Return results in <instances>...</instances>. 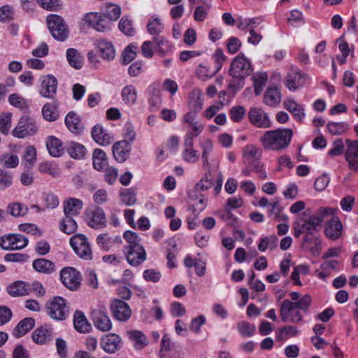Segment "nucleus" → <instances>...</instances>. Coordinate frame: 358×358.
Segmentation results:
<instances>
[{
    "label": "nucleus",
    "mask_w": 358,
    "mask_h": 358,
    "mask_svg": "<svg viewBox=\"0 0 358 358\" xmlns=\"http://www.w3.org/2000/svg\"><path fill=\"white\" fill-rule=\"evenodd\" d=\"M336 210L332 208H320L317 211L307 217L308 213L305 211L302 217L297 219L293 224L294 236L299 238L303 234H313L317 231L322 221L327 216L334 214Z\"/></svg>",
    "instance_id": "nucleus-1"
},
{
    "label": "nucleus",
    "mask_w": 358,
    "mask_h": 358,
    "mask_svg": "<svg viewBox=\"0 0 358 358\" xmlns=\"http://www.w3.org/2000/svg\"><path fill=\"white\" fill-rule=\"evenodd\" d=\"M311 303V297L308 294L303 296L299 301L291 302L285 299L280 304V315L282 322L299 324L303 321L301 311L308 312Z\"/></svg>",
    "instance_id": "nucleus-2"
},
{
    "label": "nucleus",
    "mask_w": 358,
    "mask_h": 358,
    "mask_svg": "<svg viewBox=\"0 0 358 358\" xmlns=\"http://www.w3.org/2000/svg\"><path fill=\"white\" fill-rule=\"evenodd\" d=\"M292 136L291 129L268 130L259 138V142L265 150L281 151L289 146Z\"/></svg>",
    "instance_id": "nucleus-3"
},
{
    "label": "nucleus",
    "mask_w": 358,
    "mask_h": 358,
    "mask_svg": "<svg viewBox=\"0 0 358 358\" xmlns=\"http://www.w3.org/2000/svg\"><path fill=\"white\" fill-rule=\"evenodd\" d=\"M45 308L48 315L57 321L65 320L69 314L66 300L61 296H55L48 301Z\"/></svg>",
    "instance_id": "nucleus-4"
},
{
    "label": "nucleus",
    "mask_w": 358,
    "mask_h": 358,
    "mask_svg": "<svg viewBox=\"0 0 358 358\" xmlns=\"http://www.w3.org/2000/svg\"><path fill=\"white\" fill-rule=\"evenodd\" d=\"M252 72V67L250 60L243 53H239L231 62L229 74L234 78L242 82Z\"/></svg>",
    "instance_id": "nucleus-5"
},
{
    "label": "nucleus",
    "mask_w": 358,
    "mask_h": 358,
    "mask_svg": "<svg viewBox=\"0 0 358 358\" xmlns=\"http://www.w3.org/2000/svg\"><path fill=\"white\" fill-rule=\"evenodd\" d=\"M52 36L57 41H65L69 35L68 27L64 19L55 14L49 15L46 19Z\"/></svg>",
    "instance_id": "nucleus-6"
},
{
    "label": "nucleus",
    "mask_w": 358,
    "mask_h": 358,
    "mask_svg": "<svg viewBox=\"0 0 358 358\" xmlns=\"http://www.w3.org/2000/svg\"><path fill=\"white\" fill-rule=\"evenodd\" d=\"M70 245L78 257L85 259H92V251L87 238L82 234H77L70 238Z\"/></svg>",
    "instance_id": "nucleus-7"
},
{
    "label": "nucleus",
    "mask_w": 358,
    "mask_h": 358,
    "mask_svg": "<svg viewBox=\"0 0 358 358\" xmlns=\"http://www.w3.org/2000/svg\"><path fill=\"white\" fill-rule=\"evenodd\" d=\"M28 243V238L20 234H8L0 237V247L4 250H20Z\"/></svg>",
    "instance_id": "nucleus-8"
},
{
    "label": "nucleus",
    "mask_w": 358,
    "mask_h": 358,
    "mask_svg": "<svg viewBox=\"0 0 358 358\" xmlns=\"http://www.w3.org/2000/svg\"><path fill=\"white\" fill-rule=\"evenodd\" d=\"M57 79L51 74L42 76L39 78L38 94L44 98L55 99L57 91Z\"/></svg>",
    "instance_id": "nucleus-9"
},
{
    "label": "nucleus",
    "mask_w": 358,
    "mask_h": 358,
    "mask_svg": "<svg viewBox=\"0 0 358 358\" xmlns=\"http://www.w3.org/2000/svg\"><path fill=\"white\" fill-rule=\"evenodd\" d=\"M122 252L127 263L132 266H139L147 258L145 250L142 245L135 247L124 246Z\"/></svg>",
    "instance_id": "nucleus-10"
},
{
    "label": "nucleus",
    "mask_w": 358,
    "mask_h": 358,
    "mask_svg": "<svg viewBox=\"0 0 358 358\" xmlns=\"http://www.w3.org/2000/svg\"><path fill=\"white\" fill-rule=\"evenodd\" d=\"M37 131L35 121L27 115L22 116L13 131L15 137L24 138L34 134Z\"/></svg>",
    "instance_id": "nucleus-11"
},
{
    "label": "nucleus",
    "mask_w": 358,
    "mask_h": 358,
    "mask_svg": "<svg viewBox=\"0 0 358 358\" xmlns=\"http://www.w3.org/2000/svg\"><path fill=\"white\" fill-rule=\"evenodd\" d=\"M84 21L98 31H107L110 29L111 22L99 13H89L84 17Z\"/></svg>",
    "instance_id": "nucleus-12"
},
{
    "label": "nucleus",
    "mask_w": 358,
    "mask_h": 358,
    "mask_svg": "<svg viewBox=\"0 0 358 358\" xmlns=\"http://www.w3.org/2000/svg\"><path fill=\"white\" fill-rule=\"evenodd\" d=\"M248 118L250 123L258 128L268 129L272 125L268 114L261 108H251L248 112Z\"/></svg>",
    "instance_id": "nucleus-13"
},
{
    "label": "nucleus",
    "mask_w": 358,
    "mask_h": 358,
    "mask_svg": "<svg viewBox=\"0 0 358 358\" xmlns=\"http://www.w3.org/2000/svg\"><path fill=\"white\" fill-rule=\"evenodd\" d=\"M345 159L350 170L358 172V140L345 139Z\"/></svg>",
    "instance_id": "nucleus-14"
},
{
    "label": "nucleus",
    "mask_w": 358,
    "mask_h": 358,
    "mask_svg": "<svg viewBox=\"0 0 358 358\" xmlns=\"http://www.w3.org/2000/svg\"><path fill=\"white\" fill-rule=\"evenodd\" d=\"M91 318L95 326L101 331H108L112 328V323L105 308H98L91 311Z\"/></svg>",
    "instance_id": "nucleus-15"
},
{
    "label": "nucleus",
    "mask_w": 358,
    "mask_h": 358,
    "mask_svg": "<svg viewBox=\"0 0 358 358\" xmlns=\"http://www.w3.org/2000/svg\"><path fill=\"white\" fill-rule=\"evenodd\" d=\"M60 278L63 285L71 290H76L80 286V275L72 267L63 268L60 272Z\"/></svg>",
    "instance_id": "nucleus-16"
},
{
    "label": "nucleus",
    "mask_w": 358,
    "mask_h": 358,
    "mask_svg": "<svg viewBox=\"0 0 358 358\" xmlns=\"http://www.w3.org/2000/svg\"><path fill=\"white\" fill-rule=\"evenodd\" d=\"M87 224L92 229H101L106 227V217L103 210L96 208L86 215Z\"/></svg>",
    "instance_id": "nucleus-17"
},
{
    "label": "nucleus",
    "mask_w": 358,
    "mask_h": 358,
    "mask_svg": "<svg viewBox=\"0 0 358 358\" xmlns=\"http://www.w3.org/2000/svg\"><path fill=\"white\" fill-rule=\"evenodd\" d=\"M306 80V76L299 69L292 68L286 76L285 86L292 91L302 87Z\"/></svg>",
    "instance_id": "nucleus-18"
},
{
    "label": "nucleus",
    "mask_w": 358,
    "mask_h": 358,
    "mask_svg": "<svg viewBox=\"0 0 358 358\" xmlns=\"http://www.w3.org/2000/svg\"><path fill=\"white\" fill-rule=\"evenodd\" d=\"M110 309L115 319L121 322L127 321L131 315L129 306L122 300L114 299L110 305Z\"/></svg>",
    "instance_id": "nucleus-19"
},
{
    "label": "nucleus",
    "mask_w": 358,
    "mask_h": 358,
    "mask_svg": "<svg viewBox=\"0 0 358 358\" xmlns=\"http://www.w3.org/2000/svg\"><path fill=\"white\" fill-rule=\"evenodd\" d=\"M101 345L105 352L114 353L121 348L122 340L117 334H108L102 338Z\"/></svg>",
    "instance_id": "nucleus-20"
},
{
    "label": "nucleus",
    "mask_w": 358,
    "mask_h": 358,
    "mask_svg": "<svg viewBox=\"0 0 358 358\" xmlns=\"http://www.w3.org/2000/svg\"><path fill=\"white\" fill-rule=\"evenodd\" d=\"M154 50L160 57H164L171 52L174 48L173 44L163 36H155L152 38Z\"/></svg>",
    "instance_id": "nucleus-21"
},
{
    "label": "nucleus",
    "mask_w": 358,
    "mask_h": 358,
    "mask_svg": "<svg viewBox=\"0 0 358 358\" xmlns=\"http://www.w3.org/2000/svg\"><path fill=\"white\" fill-rule=\"evenodd\" d=\"M131 151V145L126 141L116 142L113 146V154L118 162H124L128 158Z\"/></svg>",
    "instance_id": "nucleus-22"
},
{
    "label": "nucleus",
    "mask_w": 358,
    "mask_h": 358,
    "mask_svg": "<svg viewBox=\"0 0 358 358\" xmlns=\"http://www.w3.org/2000/svg\"><path fill=\"white\" fill-rule=\"evenodd\" d=\"M343 225L338 217H333L326 225L324 233L327 237L332 240L338 239L342 233Z\"/></svg>",
    "instance_id": "nucleus-23"
},
{
    "label": "nucleus",
    "mask_w": 358,
    "mask_h": 358,
    "mask_svg": "<svg viewBox=\"0 0 358 358\" xmlns=\"http://www.w3.org/2000/svg\"><path fill=\"white\" fill-rule=\"evenodd\" d=\"M73 326L76 330L81 334L89 333L92 329L85 314L80 310H76L73 315Z\"/></svg>",
    "instance_id": "nucleus-24"
},
{
    "label": "nucleus",
    "mask_w": 358,
    "mask_h": 358,
    "mask_svg": "<svg viewBox=\"0 0 358 358\" xmlns=\"http://www.w3.org/2000/svg\"><path fill=\"white\" fill-rule=\"evenodd\" d=\"M65 124L68 129L75 134H80L84 129L79 115L75 112H69L66 115Z\"/></svg>",
    "instance_id": "nucleus-25"
},
{
    "label": "nucleus",
    "mask_w": 358,
    "mask_h": 358,
    "mask_svg": "<svg viewBox=\"0 0 358 358\" xmlns=\"http://www.w3.org/2000/svg\"><path fill=\"white\" fill-rule=\"evenodd\" d=\"M35 325V320L26 317L22 320L13 329L12 334L15 338H20L31 331Z\"/></svg>",
    "instance_id": "nucleus-26"
},
{
    "label": "nucleus",
    "mask_w": 358,
    "mask_h": 358,
    "mask_svg": "<svg viewBox=\"0 0 358 358\" xmlns=\"http://www.w3.org/2000/svg\"><path fill=\"white\" fill-rule=\"evenodd\" d=\"M83 207V203L80 199L70 198L64 203V215L77 216Z\"/></svg>",
    "instance_id": "nucleus-27"
},
{
    "label": "nucleus",
    "mask_w": 358,
    "mask_h": 358,
    "mask_svg": "<svg viewBox=\"0 0 358 358\" xmlns=\"http://www.w3.org/2000/svg\"><path fill=\"white\" fill-rule=\"evenodd\" d=\"M58 106V101L55 99L52 102L44 104L42 108L43 118L49 122L56 121L59 117V113L57 110Z\"/></svg>",
    "instance_id": "nucleus-28"
},
{
    "label": "nucleus",
    "mask_w": 358,
    "mask_h": 358,
    "mask_svg": "<svg viewBox=\"0 0 358 358\" xmlns=\"http://www.w3.org/2000/svg\"><path fill=\"white\" fill-rule=\"evenodd\" d=\"M283 106L292 114L296 120L301 121L304 118L305 113L303 107L297 103L294 99H287L285 100Z\"/></svg>",
    "instance_id": "nucleus-29"
},
{
    "label": "nucleus",
    "mask_w": 358,
    "mask_h": 358,
    "mask_svg": "<svg viewBox=\"0 0 358 358\" xmlns=\"http://www.w3.org/2000/svg\"><path fill=\"white\" fill-rule=\"evenodd\" d=\"M96 45L99 49L101 57L106 60L110 61L114 59L115 51L113 44L108 41L101 39L97 41Z\"/></svg>",
    "instance_id": "nucleus-30"
},
{
    "label": "nucleus",
    "mask_w": 358,
    "mask_h": 358,
    "mask_svg": "<svg viewBox=\"0 0 358 358\" xmlns=\"http://www.w3.org/2000/svg\"><path fill=\"white\" fill-rule=\"evenodd\" d=\"M65 148L71 157L75 159H81L86 154L85 147L79 143L68 141L65 145Z\"/></svg>",
    "instance_id": "nucleus-31"
},
{
    "label": "nucleus",
    "mask_w": 358,
    "mask_h": 358,
    "mask_svg": "<svg viewBox=\"0 0 358 358\" xmlns=\"http://www.w3.org/2000/svg\"><path fill=\"white\" fill-rule=\"evenodd\" d=\"M46 146L50 155L55 157L62 156L66 150L65 146H63L61 141L54 136L49 137L46 143Z\"/></svg>",
    "instance_id": "nucleus-32"
},
{
    "label": "nucleus",
    "mask_w": 358,
    "mask_h": 358,
    "mask_svg": "<svg viewBox=\"0 0 358 358\" xmlns=\"http://www.w3.org/2000/svg\"><path fill=\"white\" fill-rule=\"evenodd\" d=\"M52 337V329L48 326L37 328L32 334L33 341L38 344H44Z\"/></svg>",
    "instance_id": "nucleus-33"
},
{
    "label": "nucleus",
    "mask_w": 358,
    "mask_h": 358,
    "mask_svg": "<svg viewBox=\"0 0 358 358\" xmlns=\"http://www.w3.org/2000/svg\"><path fill=\"white\" fill-rule=\"evenodd\" d=\"M281 101V94L277 87H268L264 94V103L269 106L275 107Z\"/></svg>",
    "instance_id": "nucleus-34"
},
{
    "label": "nucleus",
    "mask_w": 358,
    "mask_h": 358,
    "mask_svg": "<svg viewBox=\"0 0 358 358\" xmlns=\"http://www.w3.org/2000/svg\"><path fill=\"white\" fill-rule=\"evenodd\" d=\"M121 96L124 103L131 106L136 103L138 92L134 85H129L122 88Z\"/></svg>",
    "instance_id": "nucleus-35"
},
{
    "label": "nucleus",
    "mask_w": 358,
    "mask_h": 358,
    "mask_svg": "<svg viewBox=\"0 0 358 358\" xmlns=\"http://www.w3.org/2000/svg\"><path fill=\"white\" fill-rule=\"evenodd\" d=\"M93 139L101 145H107L110 143V137L103 129L102 126L96 124L92 129Z\"/></svg>",
    "instance_id": "nucleus-36"
},
{
    "label": "nucleus",
    "mask_w": 358,
    "mask_h": 358,
    "mask_svg": "<svg viewBox=\"0 0 358 358\" xmlns=\"http://www.w3.org/2000/svg\"><path fill=\"white\" fill-rule=\"evenodd\" d=\"M183 159L189 163H196L199 160V154L194 149V141H184Z\"/></svg>",
    "instance_id": "nucleus-37"
},
{
    "label": "nucleus",
    "mask_w": 358,
    "mask_h": 358,
    "mask_svg": "<svg viewBox=\"0 0 358 358\" xmlns=\"http://www.w3.org/2000/svg\"><path fill=\"white\" fill-rule=\"evenodd\" d=\"M33 268L38 272L51 273L55 271V264L50 260L43 258L35 259L33 262Z\"/></svg>",
    "instance_id": "nucleus-38"
},
{
    "label": "nucleus",
    "mask_w": 358,
    "mask_h": 358,
    "mask_svg": "<svg viewBox=\"0 0 358 358\" xmlns=\"http://www.w3.org/2000/svg\"><path fill=\"white\" fill-rule=\"evenodd\" d=\"M262 155V149L254 144L247 145L243 150V157L248 160L258 161Z\"/></svg>",
    "instance_id": "nucleus-39"
},
{
    "label": "nucleus",
    "mask_w": 358,
    "mask_h": 358,
    "mask_svg": "<svg viewBox=\"0 0 358 358\" xmlns=\"http://www.w3.org/2000/svg\"><path fill=\"white\" fill-rule=\"evenodd\" d=\"M8 293L14 297L24 296L28 294L27 287L23 281H16L7 287Z\"/></svg>",
    "instance_id": "nucleus-40"
},
{
    "label": "nucleus",
    "mask_w": 358,
    "mask_h": 358,
    "mask_svg": "<svg viewBox=\"0 0 358 358\" xmlns=\"http://www.w3.org/2000/svg\"><path fill=\"white\" fill-rule=\"evenodd\" d=\"M93 166L95 169L103 170L107 165V158L106 153L99 148H96L93 152Z\"/></svg>",
    "instance_id": "nucleus-41"
},
{
    "label": "nucleus",
    "mask_w": 358,
    "mask_h": 358,
    "mask_svg": "<svg viewBox=\"0 0 358 358\" xmlns=\"http://www.w3.org/2000/svg\"><path fill=\"white\" fill-rule=\"evenodd\" d=\"M74 216L65 215L60 222L59 229L64 233L71 234L75 232L78 229V225L75 221Z\"/></svg>",
    "instance_id": "nucleus-42"
},
{
    "label": "nucleus",
    "mask_w": 358,
    "mask_h": 358,
    "mask_svg": "<svg viewBox=\"0 0 358 358\" xmlns=\"http://www.w3.org/2000/svg\"><path fill=\"white\" fill-rule=\"evenodd\" d=\"M66 58L69 64L76 69H80L83 65V59L76 49L69 48L66 51Z\"/></svg>",
    "instance_id": "nucleus-43"
},
{
    "label": "nucleus",
    "mask_w": 358,
    "mask_h": 358,
    "mask_svg": "<svg viewBox=\"0 0 358 358\" xmlns=\"http://www.w3.org/2000/svg\"><path fill=\"white\" fill-rule=\"evenodd\" d=\"M128 334L136 349H142L148 344L147 338L141 331H131L128 332Z\"/></svg>",
    "instance_id": "nucleus-44"
},
{
    "label": "nucleus",
    "mask_w": 358,
    "mask_h": 358,
    "mask_svg": "<svg viewBox=\"0 0 358 358\" xmlns=\"http://www.w3.org/2000/svg\"><path fill=\"white\" fill-rule=\"evenodd\" d=\"M164 25L158 17H152L147 24V30L148 33L153 36H160L159 34L162 32Z\"/></svg>",
    "instance_id": "nucleus-45"
},
{
    "label": "nucleus",
    "mask_w": 358,
    "mask_h": 358,
    "mask_svg": "<svg viewBox=\"0 0 358 358\" xmlns=\"http://www.w3.org/2000/svg\"><path fill=\"white\" fill-rule=\"evenodd\" d=\"M218 71L215 69L212 71L207 66L201 64L196 69V75L199 79L202 81H206L210 79Z\"/></svg>",
    "instance_id": "nucleus-46"
},
{
    "label": "nucleus",
    "mask_w": 358,
    "mask_h": 358,
    "mask_svg": "<svg viewBox=\"0 0 358 358\" xmlns=\"http://www.w3.org/2000/svg\"><path fill=\"white\" fill-rule=\"evenodd\" d=\"M120 196L121 201L126 206H133L136 203V193L131 188L121 191Z\"/></svg>",
    "instance_id": "nucleus-47"
},
{
    "label": "nucleus",
    "mask_w": 358,
    "mask_h": 358,
    "mask_svg": "<svg viewBox=\"0 0 358 358\" xmlns=\"http://www.w3.org/2000/svg\"><path fill=\"white\" fill-rule=\"evenodd\" d=\"M299 331L294 326H285L280 328L276 335L278 341H282L287 337H294L299 334Z\"/></svg>",
    "instance_id": "nucleus-48"
},
{
    "label": "nucleus",
    "mask_w": 358,
    "mask_h": 358,
    "mask_svg": "<svg viewBox=\"0 0 358 358\" xmlns=\"http://www.w3.org/2000/svg\"><path fill=\"white\" fill-rule=\"evenodd\" d=\"M278 243V238L275 236H265L260 240L258 245V249L261 252H264L267 248L274 249Z\"/></svg>",
    "instance_id": "nucleus-49"
},
{
    "label": "nucleus",
    "mask_w": 358,
    "mask_h": 358,
    "mask_svg": "<svg viewBox=\"0 0 358 358\" xmlns=\"http://www.w3.org/2000/svg\"><path fill=\"white\" fill-rule=\"evenodd\" d=\"M13 173L7 170L0 169V190H4L13 185Z\"/></svg>",
    "instance_id": "nucleus-50"
},
{
    "label": "nucleus",
    "mask_w": 358,
    "mask_h": 358,
    "mask_svg": "<svg viewBox=\"0 0 358 358\" xmlns=\"http://www.w3.org/2000/svg\"><path fill=\"white\" fill-rule=\"evenodd\" d=\"M121 15V8L114 3H108L104 15L111 22L116 21Z\"/></svg>",
    "instance_id": "nucleus-51"
},
{
    "label": "nucleus",
    "mask_w": 358,
    "mask_h": 358,
    "mask_svg": "<svg viewBox=\"0 0 358 358\" xmlns=\"http://www.w3.org/2000/svg\"><path fill=\"white\" fill-rule=\"evenodd\" d=\"M255 93L256 95H259L262 90L263 87L266 83L267 75L266 73H259L256 74L253 78Z\"/></svg>",
    "instance_id": "nucleus-52"
},
{
    "label": "nucleus",
    "mask_w": 358,
    "mask_h": 358,
    "mask_svg": "<svg viewBox=\"0 0 358 358\" xmlns=\"http://www.w3.org/2000/svg\"><path fill=\"white\" fill-rule=\"evenodd\" d=\"M238 330L243 337H250L255 332L256 327L248 322L242 321L238 324Z\"/></svg>",
    "instance_id": "nucleus-53"
},
{
    "label": "nucleus",
    "mask_w": 358,
    "mask_h": 358,
    "mask_svg": "<svg viewBox=\"0 0 358 358\" xmlns=\"http://www.w3.org/2000/svg\"><path fill=\"white\" fill-rule=\"evenodd\" d=\"M329 131L333 135H340L344 133L348 128L346 122H331L327 124Z\"/></svg>",
    "instance_id": "nucleus-54"
},
{
    "label": "nucleus",
    "mask_w": 358,
    "mask_h": 358,
    "mask_svg": "<svg viewBox=\"0 0 358 358\" xmlns=\"http://www.w3.org/2000/svg\"><path fill=\"white\" fill-rule=\"evenodd\" d=\"M202 91L199 88L194 89L189 94V98L191 102L194 103V107L196 111L202 108Z\"/></svg>",
    "instance_id": "nucleus-55"
},
{
    "label": "nucleus",
    "mask_w": 358,
    "mask_h": 358,
    "mask_svg": "<svg viewBox=\"0 0 358 358\" xmlns=\"http://www.w3.org/2000/svg\"><path fill=\"white\" fill-rule=\"evenodd\" d=\"M0 162L6 167L15 168L19 164V159L15 155L6 153L1 157Z\"/></svg>",
    "instance_id": "nucleus-56"
},
{
    "label": "nucleus",
    "mask_w": 358,
    "mask_h": 358,
    "mask_svg": "<svg viewBox=\"0 0 358 358\" xmlns=\"http://www.w3.org/2000/svg\"><path fill=\"white\" fill-rule=\"evenodd\" d=\"M188 129L189 131L186 134L184 141H194V138L203 131L204 125L201 122H199Z\"/></svg>",
    "instance_id": "nucleus-57"
},
{
    "label": "nucleus",
    "mask_w": 358,
    "mask_h": 358,
    "mask_svg": "<svg viewBox=\"0 0 358 358\" xmlns=\"http://www.w3.org/2000/svg\"><path fill=\"white\" fill-rule=\"evenodd\" d=\"M119 29L124 34L127 36H134L135 34V29L132 27L131 20L128 18L123 17L119 22Z\"/></svg>",
    "instance_id": "nucleus-58"
},
{
    "label": "nucleus",
    "mask_w": 358,
    "mask_h": 358,
    "mask_svg": "<svg viewBox=\"0 0 358 358\" xmlns=\"http://www.w3.org/2000/svg\"><path fill=\"white\" fill-rule=\"evenodd\" d=\"M10 214L14 217L24 215L27 212V208L20 203H13L8 207Z\"/></svg>",
    "instance_id": "nucleus-59"
},
{
    "label": "nucleus",
    "mask_w": 358,
    "mask_h": 358,
    "mask_svg": "<svg viewBox=\"0 0 358 358\" xmlns=\"http://www.w3.org/2000/svg\"><path fill=\"white\" fill-rule=\"evenodd\" d=\"M246 110L243 106H238L230 110V117L235 122H241L245 116Z\"/></svg>",
    "instance_id": "nucleus-60"
},
{
    "label": "nucleus",
    "mask_w": 358,
    "mask_h": 358,
    "mask_svg": "<svg viewBox=\"0 0 358 358\" xmlns=\"http://www.w3.org/2000/svg\"><path fill=\"white\" fill-rule=\"evenodd\" d=\"M136 47L134 45L127 46L122 52V62L124 65L131 62L136 57Z\"/></svg>",
    "instance_id": "nucleus-61"
},
{
    "label": "nucleus",
    "mask_w": 358,
    "mask_h": 358,
    "mask_svg": "<svg viewBox=\"0 0 358 358\" xmlns=\"http://www.w3.org/2000/svg\"><path fill=\"white\" fill-rule=\"evenodd\" d=\"M123 237L127 241L125 246L135 247L136 245H141L140 243L141 240L135 232L128 230L124 233Z\"/></svg>",
    "instance_id": "nucleus-62"
},
{
    "label": "nucleus",
    "mask_w": 358,
    "mask_h": 358,
    "mask_svg": "<svg viewBox=\"0 0 358 358\" xmlns=\"http://www.w3.org/2000/svg\"><path fill=\"white\" fill-rule=\"evenodd\" d=\"M345 148V145L341 138H336L333 142V148L330 149L328 152V155L334 157L338 156L343 153Z\"/></svg>",
    "instance_id": "nucleus-63"
},
{
    "label": "nucleus",
    "mask_w": 358,
    "mask_h": 358,
    "mask_svg": "<svg viewBox=\"0 0 358 358\" xmlns=\"http://www.w3.org/2000/svg\"><path fill=\"white\" fill-rule=\"evenodd\" d=\"M124 140L122 141H126L127 143H131L136 138V132L134 131V127L131 122H127L124 127Z\"/></svg>",
    "instance_id": "nucleus-64"
}]
</instances>
